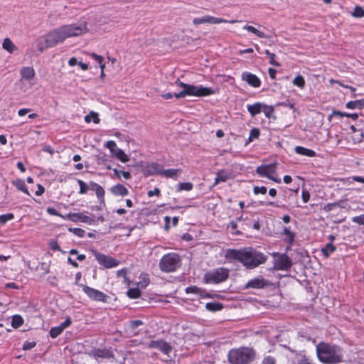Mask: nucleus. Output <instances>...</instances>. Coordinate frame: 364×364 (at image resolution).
Masks as SVG:
<instances>
[{
    "instance_id": "1",
    "label": "nucleus",
    "mask_w": 364,
    "mask_h": 364,
    "mask_svg": "<svg viewBox=\"0 0 364 364\" xmlns=\"http://www.w3.org/2000/svg\"><path fill=\"white\" fill-rule=\"evenodd\" d=\"M88 31L87 22L79 21L54 28L39 36L35 41V46L40 52H43L63 43L67 38L80 36Z\"/></svg>"
},
{
    "instance_id": "2",
    "label": "nucleus",
    "mask_w": 364,
    "mask_h": 364,
    "mask_svg": "<svg viewBox=\"0 0 364 364\" xmlns=\"http://www.w3.org/2000/svg\"><path fill=\"white\" fill-rule=\"evenodd\" d=\"M225 257L229 262L238 261L249 269L255 268L267 260V257L263 253L252 247L229 249Z\"/></svg>"
},
{
    "instance_id": "3",
    "label": "nucleus",
    "mask_w": 364,
    "mask_h": 364,
    "mask_svg": "<svg viewBox=\"0 0 364 364\" xmlns=\"http://www.w3.org/2000/svg\"><path fill=\"white\" fill-rule=\"evenodd\" d=\"M316 354L318 360L326 364H337L343 360L341 349L335 345L320 343L316 346Z\"/></svg>"
},
{
    "instance_id": "4",
    "label": "nucleus",
    "mask_w": 364,
    "mask_h": 364,
    "mask_svg": "<svg viewBox=\"0 0 364 364\" xmlns=\"http://www.w3.org/2000/svg\"><path fill=\"white\" fill-rule=\"evenodd\" d=\"M181 87L183 90L174 95L176 98H182L186 96L205 97L216 93L215 90L203 85H193L181 82Z\"/></svg>"
},
{
    "instance_id": "5",
    "label": "nucleus",
    "mask_w": 364,
    "mask_h": 364,
    "mask_svg": "<svg viewBox=\"0 0 364 364\" xmlns=\"http://www.w3.org/2000/svg\"><path fill=\"white\" fill-rule=\"evenodd\" d=\"M255 357V352L250 348L232 349L228 353V359L231 364H247Z\"/></svg>"
},
{
    "instance_id": "6",
    "label": "nucleus",
    "mask_w": 364,
    "mask_h": 364,
    "mask_svg": "<svg viewBox=\"0 0 364 364\" xmlns=\"http://www.w3.org/2000/svg\"><path fill=\"white\" fill-rule=\"evenodd\" d=\"M178 262V256L175 253H169L161 258L159 265L162 271L170 272L176 269Z\"/></svg>"
},
{
    "instance_id": "7",
    "label": "nucleus",
    "mask_w": 364,
    "mask_h": 364,
    "mask_svg": "<svg viewBox=\"0 0 364 364\" xmlns=\"http://www.w3.org/2000/svg\"><path fill=\"white\" fill-rule=\"evenodd\" d=\"M228 274L227 269L218 268L207 272L204 276V279L206 283L218 284L226 280Z\"/></svg>"
},
{
    "instance_id": "8",
    "label": "nucleus",
    "mask_w": 364,
    "mask_h": 364,
    "mask_svg": "<svg viewBox=\"0 0 364 364\" xmlns=\"http://www.w3.org/2000/svg\"><path fill=\"white\" fill-rule=\"evenodd\" d=\"M238 22L237 20H230L228 21L226 19L222 18H217L210 15H205L201 17L195 18L193 20V23L195 26H198L200 24L208 23V24H219L221 23H235Z\"/></svg>"
},
{
    "instance_id": "9",
    "label": "nucleus",
    "mask_w": 364,
    "mask_h": 364,
    "mask_svg": "<svg viewBox=\"0 0 364 364\" xmlns=\"http://www.w3.org/2000/svg\"><path fill=\"white\" fill-rule=\"evenodd\" d=\"M276 170V164H271L267 165H262L257 167L256 171L261 176H265L270 180L277 183H281V179L274 176Z\"/></svg>"
},
{
    "instance_id": "10",
    "label": "nucleus",
    "mask_w": 364,
    "mask_h": 364,
    "mask_svg": "<svg viewBox=\"0 0 364 364\" xmlns=\"http://www.w3.org/2000/svg\"><path fill=\"white\" fill-rule=\"evenodd\" d=\"M94 255L98 263L103 266L105 268H113L118 266L119 261L110 256L99 253L96 251L94 252Z\"/></svg>"
},
{
    "instance_id": "11",
    "label": "nucleus",
    "mask_w": 364,
    "mask_h": 364,
    "mask_svg": "<svg viewBox=\"0 0 364 364\" xmlns=\"http://www.w3.org/2000/svg\"><path fill=\"white\" fill-rule=\"evenodd\" d=\"M82 288V291L86 294V295L91 299L97 301H105L107 296L103 292L87 287L86 285L80 284Z\"/></svg>"
},
{
    "instance_id": "12",
    "label": "nucleus",
    "mask_w": 364,
    "mask_h": 364,
    "mask_svg": "<svg viewBox=\"0 0 364 364\" xmlns=\"http://www.w3.org/2000/svg\"><path fill=\"white\" fill-rule=\"evenodd\" d=\"M291 265V260L286 255L276 254L274 255V266L277 269H287L289 268Z\"/></svg>"
},
{
    "instance_id": "13",
    "label": "nucleus",
    "mask_w": 364,
    "mask_h": 364,
    "mask_svg": "<svg viewBox=\"0 0 364 364\" xmlns=\"http://www.w3.org/2000/svg\"><path fill=\"white\" fill-rule=\"evenodd\" d=\"M148 347L149 348L159 349L166 355H168L172 350L171 346L168 343L163 341H152L148 344Z\"/></svg>"
},
{
    "instance_id": "14",
    "label": "nucleus",
    "mask_w": 364,
    "mask_h": 364,
    "mask_svg": "<svg viewBox=\"0 0 364 364\" xmlns=\"http://www.w3.org/2000/svg\"><path fill=\"white\" fill-rule=\"evenodd\" d=\"M242 80L247 82L250 86L253 87H259L261 85V80L259 78L250 73L244 72L242 74Z\"/></svg>"
},
{
    "instance_id": "15",
    "label": "nucleus",
    "mask_w": 364,
    "mask_h": 364,
    "mask_svg": "<svg viewBox=\"0 0 364 364\" xmlns=\"http://www.w3.org/2000/svg\"><path fill=\"white\" fill-rule=\"evenodd\" d=\"M72 321L70 318L68 317L65 321L62 323L60 325L58 326H55L50 328V336L53 338H55L58 337L61 333L63 331L64 329L68 328L70 324Z\"/></svg>"
},
{
    "instance_id": "16",
    "label": "nucleus",
    "mask_w": 364,
    "mask_h": 364,
    "mask_svg": "<svg viewBox=\"0 0 364 364\" xmlns=\"http://www.w3.org/2000/svg\"><path fill=\"white\" fill-rule=\"evenodd\" d=\"M20 75L21 79L31 81L34 78L36 75V72L33 68L30 66H25L20 70Z\"/></svg>"
},
{
    "instance_id": "17",
    "label": "nucleus",
    "mask_w": 364,
    "mask_h": 364,
    "mask_svg": "<svg viewBox=\"0 0 364 364\" xmlns=\"http://www.w3.org/2000/svg\"><path fill=\"white\" fill-rule=\"evenodd\" d=\"M110 191L113 195L119 196H125L129 193L127 188L122 184L113 186L111 187Z\"/></svg>"
},
{
    "instance_id": "18",
    "label": "nucleus",
    "mask_w": 364,
    "mask_h": 364,
    "mask_svg": "<svg viewBox=\"0 0 364 364\" xmlns=\"http://www.w3.org/2000/svg\"><path fill=\"white\" fill-rule=\"evenodd\" d=\"M259 28H262L260 25L258 26V28H255L252 26L245 25L243 26V29L247 31L250 33H252L261 38H269L267 35H266L262 31L259 30Z\"/></svg>"
},
{
    "instance_id": "19",
    "label": "nucleus",
    "mask_w": 364,
    "mask_h": 364,
    "mask_svg": "<svg viewBox=\"0 0 364 364\" xmlns=\"http://www.w3.org/2000/svg\"><path fill=\"white\" fill-rule=\"evenodd\" d=\"M265 284V281L262 277L255 278L253 279L250 280L246 284L247 288H255V289H260L262 288Z\"/></svg>"
},
{
    "instance_id": "20",
    "label": "nucleus",
    "mask_w": 364,
    "mask_h": 364,
    "mask_svg": "<svg viewBox=\"0 0 364 364\" xmlns=\"http://www.w3.org/2000/svg\"><path fill=\"white\" fill-rule=\"evenodd\" d=\"M263 107H264V104L261 103V102H256L253 105H248L247 106V109L248 112L252 117L262 112Z\"/></svg>"
},
{
    "instance_id": "21",
    "label": "nucleus",
    "mask_w": 364,
    "mask_h": 364,
    "mask_svg": "<svg viewBox=\"0 0 364 364\" xmlns=\"http://www.w3.org/2000/svg\"><path fill=\"white\" fill-rule=\"evenodd\" d=\"M145 171L149 175H154V174L161 175V173L162 171V167L156 163H151V164H148L146 166Z\"/></svg>"
},
{
    "instance_id": "22",
    "label": "nucleus",
    "mask_w": 364,
    "mask_h": 364,
    "mask_svg": "<svg viewBox=\"0 0 364 364\" xmlns=\"http://www.w3.org/2000/svg\"><path fill=\"white\" fill-rule=\"evenodd\" d=\"M73 222L77 223V222H82L85 223L89 225H91L94 223V220L85 215H83L82 213H74V218L73 219Z\"/></svg>"
},
{
    "instance_id": "23",
    "label": "nucleus",
    "mask_w": 364,
    "mask_h": 364,
    "mask_svg": "<svg viewBox=\"0 0 364 364\" xmlns=\"http://www.w3.org/2000/svg\"><path fill=\"white\" fill-rule=\"evenodd\" d=\"M294 149L295 152L299 155L306 156L309 157H314L316 156V152L314 151L303 146H297L295 147Z\"/></svg>"
},
{
    "instance_id": "24",
    "label": "nucleus",
    "mask_w": 364,
    "mask_h": 364,
    "mask_svg": "<svg viewBox=\"0 0 364 364\" xmlns=\"http://www.w3.org/2000/svg\"><path fill=\"white\" fill-rule=\"evenodd\" d=\"M2 47L9 53H13L17 49L14 43L9 38H6L4 40Z\"/></svg>"
},
{
    "instance_id": "25",
    "label": "nucleus",
    "mask_w": 364,
    "mask_h": 364,
    "mask_svg": "<svg viewBox=\"0 0 364 364\" xmlns=\"http://www.w3.org/2000/svg\"><path fill=\"white\" fill-rule=\"evenodd\" d=\"M228 178L229 175L226 171L223 170L219 171L216 174L213 186L218 185L220 182H225Z\"/></svg>"
},
{
    "instance_id": "26",
    "label": "nucleus",
    "mask_w": 364,
    "mask_h": 364,
    "mask_svg": "<svg viewBox=\"0 0 364 364\" xmlns=\"http://www.w3.org/2000/svg\"><path fill=\"white\" fill-rule=\"evenodd\" d=\"M180 173L179 169H163L161 173V175L167 178H176L178 173Z\"/></svg>"
},
{
    "instance_id": "27",
    "label": "nucleus",
    "mask_w": 364,
    "mask_h": 364,
    "mask_svg": "<svg viewBox=\"0 0 364 364\" xmlns=\"http://www.w3.org/2000/svg\"><path fill=\"white\" fill-rule=\"evenodd\" d=\"M205 308L209 311H220L223 306L219 302H209L205 304Z\"/></svg>"
},
{
    "instance_id": "28",
    "label": "nucleus",
    "mask_w": 364,
    "mask_h": 364,
    "mask_svg": "<svg viewBox=\"0 0 364 364\" xmlns=\"http://www.w3.org/2000/svg\"><path fill=\"white\" fill-rule=\"evenodd\" d=\"M105 146L107 147L111 152L112 157H114V155L119 151V148L117 147L115 141L110 140L106 142Z\"/></svg>"
},
{
    "instance_id": "29",
    "label": "nucleus",
    "mask_w": 364,
    "mask_h": 364,
    "mask_svg": "<svg viewBox=\"0 0 364 364\" xmlns=\"http://www.w3.org/2000/svg\"><path fill=\"white\" fill-rule=\"evenodd\" d=\"M13 184L16 187L17 189L23 192L27 195H30L24 181L21 179H17L13 181Z\"/></svg>"
},
{
    "instance_id": "30",
    "label": "nucleus",
    "mask_w": 364,
    "mask_h": 364,
    "mask_svg": "<svg viewBox=\"0 0 364 364\" xmlns=\"http://www.w3.org/2000/svg\"><path fill=\"white\" fill-rule=\"evenodd\" d=\"M364 107V100H355L350 101L346 104V107L348 109H361Z\"/></svg>"
},
{
    "instance_id": "31",
    "label": "nucleus",
    "mask_w": 364,
    "mask_h": 364,
    "mask_svg": "<svg viewBox=\"0 0 364 364\" xmlns=\"http://www.w3.org/2000/svg\"><path fill=\"white\" fill-rule=\"evenodd\" d=\"M85 121L87 123L93 122L95 124H98L100 122L98 114L95 112H90L89 114L85 116Z\"/></svg>"
},
{
    "instance_id": "32",
    "label": "nucleus",
    "mask_w": 364,
    "mask_h": 364,
    "mask_svg": "<svg viewBox=\"0 0 364 364\" xmlns=\"http://www.w3.org/2000/svg\"><path fill=\"white\" fill-rule=\"evenodd\" d=\"M283 235L284 236V240L289 243H291L295 237V234L291 231L289 228H285L283 231Z\"/></svg>"
},
{
    "instance_id": "33",
    "label": "nucleus",
    "mask_w": 364,
    "mask_h": 364,
    "mask_svg": "<svg viewBox=\"0 0 364 364\" xmlns=\"http://www.w3.org/2000/svg\"><path fill=\"white\" fill-rule=\"evenodd\" d=\"M332 116H338L339 117H348L352 118L354 120L357 119L358 117L357 114H348L341 112L340 111H333L332 114L329 116V120H331Z\"/></svg>"
},
{
    "instance_id": "34",
    "label": "nucleus",
    "mask_w": 364,
    "mask_h": 364,
    "mask_svg": "<svg viewBox=\"0 0 364 364\" xmlns=\"http://www.w3.org/2000/svg\"><path fill=\"white\" fill-rule=\"evenodd\" d=\"M23 323V319L21 316L14 315L12 317L11 326L14 328H17L20 327Z\"/></svg>"
},
{
    "instance_id": "35",
    "label": "nucleus",
    "mask_w": 364,
    "mask_h": 364,
    "mask_svg": "<svg viewBox=\"0 0 364 364\" xmlns=\"http://www.w3.org/2000/svg\"><path fill=\"white\" fill-rule=\"evenodd\" d=\"M115 158L119 160L122 163H127L129 161V157L127 155L122 149H119V151L114 155Z\"/></svg>"
},
{
    "instance_id": "36",
    "label": "nucleus",
    "mask_w": 364,
    "mask_h": 364,
    "mask_svg": "<svg viewBox=\"0 0 364 364\" xmlns=\"http://www.w3.org/2000/svg\"><path fill=\"white\" fill-rule=\"evenodd\" d=\"M336 250V247L332 243H328L323 249L322 252L326 257H328L331 253Z\"/></svg>"
},
{
    "instance_id": "37",
    "label": "nucleus",
    "mask_w": 364,
    "mask_h": 364,
    "mask_svg": "<svg viewBox=\"0 0 364 364\" xmlns=\"http://www.w3.org/2000/svg\"><path fill=\"white\" fill-rule=\"evenodd\" d=\"M305 83V80L301 75H297L293 80V84L299 88H303Z\"/></svg>"
},
{
    "instance_id": "38",
    "label": "nucleus",
    "mask_w": 364,
    "mask_h": 364,
    "mask_svg": "<svg viewBox=\"0 0 364 364\" xmlns=\"http://www.w3.org/2000/svg\"><path fill=\"white\" fill-rule=\"evenodd\" d=\"M127 295L132 299H136L140 296L141 291L138 288H132L127 291Z\"/></svg>"
},
{
    "instance_id": "39",
    "label": "nucleus",
    "mask_w": 364,
    "mask_h": 364,
    "mask_svg": "<svg viewBox=\"0 0 364 364\" xmlns=\"http://www.w3.org/2000/svg\"><path fill=\"white\" fill-rule=\"evenodd\" d=\"M352 16L355 18L363 17L364 16V9L359 6H356L354 9L353 12L352 13Z\"/></svg>"
},
{
    "instance_id": "40",
    "label": "nucleus",
    "mask_w": 364,
    "mask_h": 364,
    "mask_svg": "<svg viewBox=\"0 0 364 364\" xmlns=\"http://www.w3.org/2000/svg\"><path fill=\"white\" fill-rule=\"evenodd\" d=\"M77 183L80 186L79 193L85 194L88 191V185L80 179L77 180Z\"/></svg>"
},
{
    "instance_id": "41",
    "label": "nucleus",
    "mask_w": 364,
    "mask_h": 364,
    "mask_svg": "<svg viewBox=\"0 0 364 364\" xmlns=\"http://www.w3.org/2000/svg\"><path fill=\"white\" fill-rule=\"evenodd\" d=\"M14 218L13 213H7L0 215V224L4 225L7 221L11 220Z\"/></svg>"
},
{
    "instance_id": "42",
    "label": "nucleus",
    "mask_w": 364,
    "mask_h": 364,
    "mask_svg": "<svg viewBox=\"0 0 364 364\" xmlns=\"http://www.w3.org/2000/svg\"><path fill=\"white\" fill-rule=\"evenodd\" d=\"M262 112L267 117L269 118L274 112V109L272 106H268L264 104V107L262 108Z\"/></svg>"
},
{
    "instance_id": "43",
    "label": "nucleus",
    "mask_w": 364,
    "mask_h": 364,
    "mask_svg": "<svg viewBox=\"0 0 364 364\" xmlns=\"http://www.w3.org/2000/svg\"><path fill=\"white\" fill-rule=\"evenodd\" d=\"M113 171L118 178H119L121 175L126 179H129L131 178V174L128 171H119L115 168L113 170Z\"/></svg>"
},
{
    "instance_id": "44",
    "label": "nucleus",
    "mask_w": 364,
    "mask_h": 364,
    "mask_svg": "<svg viewBox=\"0 0 364 364\" xmlns=\"http://www.w3.org/2000/svg\"><path fill=\"white\" fill-rule=\"evenodd\" d=\"M93 191L95 192L97 197L100 200H103L104 199L105 191H104L103 188L101 186L98 185L97 188H95Z\"/></svg>"
},
{
    "instance_id": "45",
    "label": "nucleus",
    "mask_w": 364,
    "mask_h": 364,
    "mask_svg": "<svg viewBox=\"0 0 364 364\" xmlns=\"http://www.w3.org/2000/svg\"><path fill=\"white\" fill-rule=\"evenodd\" d=\"M345 181L348 184L352 183L353 181L364 183V178L361 176H353L352 178L345 179Z\"/></svg>"
},
{
    "instance_id": "46",
    "label": "nucleus",
    "mask_w": 364,
    "mask_h": 364,
    "mask_svg": "<svg viewBox=\"0 0 364 364\" xmlns=\"http://www.w3.org/2000/svg\"><path fill=\"white\" fill-rule=\"evenodd\" d=\"M68 230L77 236L83 237L85 235V231L80 228H69Z\"/></svg>"
},
{
    "instance_id": "47",
    "label": "nucleus",
    "mask_w": 364,
    "mask_h": 364,
    "mask_svg": "<svg viewBox=\"0 0 364 364\" xmlns=\"http://www.w3.org/2000/svg\"><path fill=\"white\" fill-rule=\"evenodd\" d=\"M179 190L183 191H191L193 188V184L191 183H181L178 185Z\"/></svg>"
},
{
    "instance_id": "48",
    "label": "nucleus",
    "mask_w": 364,
    "mask_h": 364,
    "mask_svg": "<svg viewBox=\"0 0 364 364\" xmlns=\"http://www.w3.org/2000/svg\"><path fill=\"white\" fill-rule=\"evenodd\" d=\"M267 191V189L265 186H261V187L255 186L253 188V192L256 195H257V194L264 195V194H266Z\"/></svg>"
},
{
    "instance_id": "49",
    "label": "nucleus",
    "mask_w": 364,
    "mask_h": 364,
    "mask_svg": "<svg viewBox=\"0 0 364 364\" xmlns=\"http://www.w3.org/2000/svg\"><path fill=\"white\" fill-rule=\"evenodd\" d=\"M259 136V131L257 129H253L251 130L250 136H249V141H252V140L258 138Z\"/></svg>"
},
{
    "instance_id": "50",
    "label": "nucleus",
    "mask_w": 364,
    "mask_h": 364,
    "mask_svg": "<svg viewBox=\"0 0 364 364\" xmlns=\"http://www.w3.org/2000/svg\"><path fill=\"white\" fill-rule=\"evenodd\" d=\"M149 278L146 277V275H144L141 277V280L140 282H139L138 284L139 285L140 287L145 288L149 284Z\"/></svg>"
},
{
    "instance_id": "51",
    "label": "nucleus",
    "mask_w": 364,
    "mask_h": 364,
    "mask_svg": "<svg viewBox=\"0 0 364 364\" xmlns=\"http://www.w3.org/2000/svg\"><path fill=\"white\" fill-rule=\"evenodd\" d=\"M352 221L359 225H364V214L353 217Z\"/></svg>"
},
{
    "instance_id": "52",
    "label": "nucleus",
    "mask_w": 364,
    "mask_h": 364,
    "mask_svg": "<svg viewBox=\"0 0 364 364\" xmlns=\"http://www.w3.org/2000/svg\"><path fill=\"white\" fill-rule=\"evenodd\" d=\"M90 57L93 58V60L98 64L101 63L104 61V58L102 55H99L95 53L90 54Z\"/></svg>"
},
{
    "instance_id": "53",
    "label": "nucleus",
    "mask_w": 364,
    "mask_h": 364,
    "mask_svg": "<svg viewBox=\"0 0 364 364\" xmlns=\"http://www.w3.org/2000/svg\"><path fill=\"white\" fill-rule=\"evenodd\" d=\"M186 292L187 294H189V293L199 294L200 292V289L195 286L188 287L186 289Z\"/></svg>"
},
{
    "instance_id": "54",
    "label": "nucleus",
    "mask_w": 364,
    "mask_h": 364,
    "mask_svg": "<svg viewBox=\"0 0 364 364\" xmlns=\"http://www.w3.org/2000/svg\"><path fill=\"white\" fill-rule=\"evenodd\" d=\"M363 132H360L359 134L355 133L353 136V140L355 143H358L362 141L363 137Z\"/></svg>"
},
{
    "instance_id": "55",
    "label": "nucleus",
    "mask_w": 364,
    "mask_h": 364,
    "mask_svg": "<svg viewBox=\"0 0 364 364\" xmlns=\"http://www.w3.org/2000/svg\"><path fill=\"white\" fill-rule=\"evenodd\" d=\"M36 342L26 341L23 346V349L25 350H30L36 346Z\"/></svg>"
},
{
    "instance_id": "56",
    "label": "nucleus",
    "mask_w": 364,
    "mask_h": 364,
    "mask_svg": "<svg viewBox=\"0 0 364 364\" xmlns=\"http://www.w3.org/2000/svg\"><path fill=\"white\" fill-rule=\"evenodd\" d=\"M47 213L50 215H56V216H60V213H59L55 208L52 207H48L46 209Z\"/></svg>"
},
{
    "instance_id": "57",
    "label": "nucleus",
    "mask_w": 364,
    "mask_h": 364,
    "mask_svg": "<svg viewBox=\"0 0 364 364\" xmlns=\"http://www.w3.org/2000/svg\"><path fill=\"white\" fill-rule=\"evenodd\" d=\"M298 364H313L306 357L301 355Z\"/></svg>"
},
{
    "instance_id": "58",
    "label": "nucleus",
    "mask_w": 364,
    "mask_h": 364,
    "mask_svg": "<svg viewBox=\"0 0 364 364\" xmlns=\"http://www.w3.org/2000/svg\"><path fill=\"white\" fill-rule=\"evenodd\" d=\"M301 197H302L303 201L304 203H307L309 200L310 194L307 191L303 190L302 193H301Z\"/></svg>"
},
{
    "instance_id": "59",
    "label": "nucleus",
    "mask_w": 364,
    "mask_h": 364,
    "mask_svg": "<svg viewBox=\"0 0 364 364\" xmlns=\"http://www.w3.org/2000/svg\"><path fill=\"white\" fill-rule=\"evenodd\" d=\"M143 323L141 320H134V321H130V323H129V326L131 328H132L133 329L136 328V327L142 325Z\"/></svg>"
},
{
    "instance_id": "60",
    "label": "nucleus",
    "mask_w": 364,
    "mask_h": 364,
    "mask_svg": "<svg viewBox=\"0 0 364 364\" xmlns=\"http://www.w3.org/2000/svg\"><path fill=\"white\" fill-rule=\"evenodd\" d=\"M147 194L149 197H152L154 196H159L160 190L158 188H155L154 190L148 191Z\"/></svg>"
},
{
    "instance_id": "61",
    "label": "nucleus",
    "mask_w": 364,
    "mask_h": 364,
    "mask_svg": "<svg viewBox=\"0 0 364 364\" xmlns=\"http://www.w3.org/2000/svg\"><path fill=\"white\" fill-rule=\"evenodd\" d=\"M50 247L53 250H60V247L57 242V241L55 240H53L50 242Z\"/></svg>"
},
{
    "instance_id": "62",
    "label": "nucleus",
    "mask_w": 364,
    "mask_h": 364,
    "mask_svg": "<svg viewBox=\"0 0 364 364\" xmlns=\"http://www.w3.org/2000/svg\"><path fill=\"white\" fill-rule=\"evenodd\" d=\"M275 360L272 357H267L262 362V364H274Z\"/></svg>"
},
{
    "instance_id": "63",
    "label": "nucleus",
    "mask_w": 364,
    "mask_h": 364,
    "mask_svg": "<svg viewBox=\"0 0 364 364\" xmlns=\"http://www.w3.org/2000/svg\"><path fill=\"white\" fill-rule=\"evenodd\" d=\"M29 112H30V109L23 108V109H20L18 110V114L20 117H23V116L26 115V114H28Z\"/></svg>"
},
{
    "instance_id": "64",
    "label": "nucleus",
    "mask_w": 364,
    "mask_h": 364,
    "mask_svg": "<svg viewBox=\"0 0 364 364\" xmlns=\"http://www.w3.org/2000/svg\"><path fill=\"white\" fill-rule=\"evenodd\" d=\"M43 150L46 152H48L50 154L53 155V153H54V151L53 149H52V147L49 145H45L43 146Z\"/></svg>"
}]
</instances>
